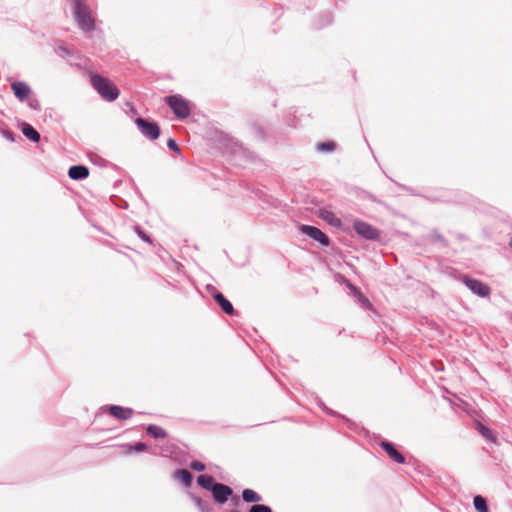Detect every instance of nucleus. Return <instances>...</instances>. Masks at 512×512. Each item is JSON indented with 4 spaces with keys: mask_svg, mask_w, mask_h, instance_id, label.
<instances>
[{
    "mask_svg": "<svg viewBox=\"0 0 512 512\" xmlns=\"http://www.w3.org/2000/svg\"><path fill=\"white\" fill-rule=\"evenodd\" d=\"M71 2L78 27L85 33L93 31L95 29V20L88 6L82 0H71Z\"/></svg>",
    "mask_w": 512,
    "mask_h": 512,
    "instance_id": "f257e3e1",
    "label": "nucleus"
},
{
    "mask_svg": "<svg viewBox=\"0 0 512 512\" xmlns=\"http://www.w3.org/2000/svg\"><path fill=\"white\" fill-rule=\"evenodd\" d=\"M91 84L93 88L99 93V95L107 101L111 102L116 100L120 94L117 86L103 76L92 75Z\"/></svg>",
    "mask_w": 512,
    "mask_h": 512,
    "instance_id": "f03ea898",
    "label": "nucleus"
},
{
    "mask_svg": "<svg viewBox=\"0 0 512 512\" xmlns=\"http://www.w3.org/2000/svg\"><path fill=\"white\" fill-rule=\"evenodd\" d=\"M165 103L170 107L176 118L179 120L186 119L191 114L189 101L179 94L166 96Z\"/></svg>",
    "mask_w": 512,
    "mask_h": 512,
    "instance_id": "7ed1b4c3",
    "label": "nucleus"
},
{
    "mask_svg": "<svg viewBox=\"0 0 512 512\" xmlns=\"http://www.w3.org/2000/svg\"><path fill=\"white\" fill-rule=\"evenodd\" d=\"M135 124L140 132L150 140H156L160 136L161 130L155 121L138 117L135 119Z\"/></svg>",
    "mask_w": 512,
    "mask_h": 512,
    "instance_id": "20e7f679",
    "label": "nucleus"
},
{
    "mask_svg": "<svg viewBox=\"0 0 512 512\" xmlns=\"http://www.w3.org/2000/svg\"><path fill=\"white\" fill-rule=\"evenodd\" d=\"M354 230L367 240H379L380 238V231L378 229L362 221L354 222Z\"/></svg>",
    "mask_w": 512,
    "mask_h": 512,
    "instance_id": "39448f33",
    "label": "nucleus"
},
{
    "mask_svg": "<svg viewBox=\"0 0 512 512\" xmlns=\"http://www.w3.org/2000/svg\"><path fill=\"white\" fill-rule=\"evenodd\" d=\"M300 231L311 239L319 242L322 246H329L330 244L329 237L315 226L303 224L300 227Z\"/></svg>",
    "mask_w": 512,
    "mask_h": 512,
    "instance_id": "423d86ee",
    "label": "nucleus"
},
{
    "mask_svg": "<svg viewBox=\"0 0 512 512\" xmlns=\"http://www.w3.org/2000/svg\"><path fill=\"white\" fill-rule=\"evenodd\" d=\"M213 499L216 503L223 505L225 504L229 497L233 494V490L230 486L218 483L215 484V487L211 491Z\"/></svg>",
    "mask_w": 512,
    "mask_h": 512,
    "instance_id": "0eeeda50",
    "label": "nucleus"
},
{
    "mask_svg": "<svg viewBox=\"0 0 512 512\" xmlns=\"http://www.w3.org/2000/svg\"><path fill=\"white\" fill-rule=\"evenodd\" d=\"M354 303H357L362 309L367 311L369 318H375L378 316L377 311L367 297H365L358 289L354 287Z\"/></svg>",
    "mask_w": 512,
    "mask_h": 512,
    "instance_id": "6e6552de",
    "label": "nucleus"
},
{
    "mask_svg": "<svg viewBox=\"0 0 512 512\" xmlns=\"http://www.w3.org/2000/svg\"><path fill=\"white\" fill-rule=\"evenodd\" d=\"M463 281L466 286L478 296L486 297L490 294V287L479 280L465 276Z\"/></svg>",
    "mask_w": 512,
    "mask_h": 512,
    "instance_id": "1a4fd4ad",
    "label": "nucleus"
},
{
    "mask_svg": "<svg viewBox=\"0 0 512 512\" xmlns=\"http://www.w3.org/2000/svg\"><path fill=\"white\" fill-rule=\"evenodd\" d=\"M111 416L118 420H128L134 413V410L129 407H123L119 405H109L107 407Z\"/></svg>",
    "mask_w": 512,
    "mask_h": 512,
    "instance_id": "9d476101",
    "label": "nucleus"
},
{
    "mask_svg": "<svg viewBox=\"0 0 512 512\" xmlns=\"http://www.w3.org/2000/svg\"><path fill=\"white\" fill-rule=\"evenodd\" d=\"M11 89L15 97L21 102L25 101L31 93L29 85L22 81L13 82L11 84Z\"/></svg>",
    "mask_w": 512,
    "mask_h": 512,
    "instance_id": "9b49d317",
    "label": "nucleus"
},
{
    "mask_svg": "<svg viewBox=\"0 0 512 512\" xmlns=\"http://www.w3.org/2000/svg\"><path fill=\"white\" fill-rule=\"evenodd\" d=\"M380 446L393 461L400 464L405 462V457L396 449L392 443L383 441L381 442Z\"/></svg>",
    "mask_w": 512,
    "mask_h": 512,
    "instance_id": "f8f14e48",
    "label": "nucleus"
},
{
    "mask_svg": "<svg viewBox=\"0 0 512 512\" xmlns=\"http://www.w3.org/2000/svg\"><path fill=\"white\" fill-rule=\"evenodd\" d=\"M213 298L224 313L231 316L235 314V309L232 303L221 292L215 291V293L213 294Z\"/></svg>",
    "mask_w": 512,
    "mask_h": 512,
    "instance_id": "ddd939ff",
    "label": "nucleus"
},
{
    "mask_svg": "<svg viewBox=\"0 0 512 512\" xmlns=\"http://www.w3.org/2000/svg\"><path fill=\"white\" fill-rule=\"evenodd\" d=\"M68 176L73 180H83L89 176V169L85 165H73L68 170Z\"/></svg>",
    "mask_w": 512,
    "mask_h": 512,
    "instance_id": "4468645a",
    "label": "nucleus"
},
{
    "mask_svg": "<svg viewBox=\"0 0 512 512\" xmlns=\"http://www.w3.org/2000/svg\"><path fill=\"white\" fill-rule=\"evenodd\" d=\"M21 131L23 135L29 139L30 141L37 143L40 141V134L39 132L29 123H22L21 124Z\"/></svg>",
    "mask_w": 512,
    "mask_h": 512,
    "instance_id": "2eb2a0df",
    "label": "nucleus"
},
{
    "mask_svg": "<svg viewBox=\"0 0 512 512\" xmlns=\"http://www.w3.org/2000/svg\"><path fill=\"white\" fill-rule=\"evenodd\" d=\"M320 218L326 222L327 224L333 226V227H336V228H341L342 226V221L340 218H338L333 212L331 211H327V210H324V211H321L320 213Z\"/></svg>",
    "mask_w": 512,
    "mask_h": 512,
    "instance_id": "dca6fc26",
    "label": "nucleus"
},
{
    "mask_svg": "<svg viewBox=\"0 0 512 512\" xmlns=\"http://www.w3.org/2000/svg\"><path fill=\"white\" fill-rule=\"evenodd\" d=\"M174 478L183 483L185 487H189L193 481V475L186 469L176 470L174 473Z\"/></svg>",
    "mask_w": 512,
    "mask_h": 512,
    "instance_id": "f3484780",
    "label": "nucleus"
},
{
    "mask_svg": "<svg viewBox=\"0 0 512 512\" xmlns=\"http://www.w3.org/2000/svg\"><path fill=\"white\" fill-rule=\"evenodd\" d=\"M197 483L205 490L212 491L215 487V484L218 482L215 481L213 476L211 475H199L197 477Z\"/></svg>",
    "mask_w": 512,
    "mask_h": 512,
    "instance_id": "a211bd4d",
    "label": "nucleus"
},
{
    "mask_svg": "<svg viewBox=\"0 0 512 512\" xmlns=\"http://www.w3.org/2000/svg\"><path fill=\"white\" fill-rule=\"evenodd\" d=\"M146 433L155 439H164L167 437V432L160 426L150 424L146 427Z\"/></svg>",
    "mask_w": 512,
    "mask_h": 512,
    "instance_id": "6ab92c4d",
    "label": "nucleus"
},
{
    "mask_svg": "<svg viewBox=\"0 0 512 512\" xmlns=\"http://www.w3.org/2000/svg\"><path fill=\"white\" fill-rule=\"evenodd\" d=\"M242 499L246 503L259 504L262 497L253 489L246 488L242 491Z\"/></svg>",
    "mask_w": 512,
    "mask_h": 512,
    "instance_id": "aec40b11",
    "label": "nucleus"
},
{
    "mask_svg": "<svg viewBox=\"0 0 512 512\" xmlns=\"http://www.w3.org/2000/svg\"><path fill=\"white\" fill-rule=\"evenodd\" d=\"M315 149L319 153H331L336 149V143L334 141L317 142Z\"/></svg>",
    "mask_w": 512,
    "mask_h": 512,
    "instance_id": "412c9836",
    "label": "nucleus"
},
{
    "mask_svg": "<svg viewBox=\"0 0 512 512\" xmlns=\"http://www.w3.org/2000/svg\"><path fill=\"white\" fill-rule=\"evenodd\" d=\"M123 447L126 448L124 454L130 455L131 453H141L147 450V445L143 442H136L134 444H125Z\"/></svg>",
    "mask_w": 512,
    "mask_h": 512,
    "instance_id": "4be33fe9",
    "label": "nucleus"
},
{
    "mask_svg": "<svg viewBox=\"0 0 512 512\" xmlns=\"http://www.w3.org/2000/svg\"><path fill=\"white\" fill-rule=\"evenodd\" d=\"M334 281L336 283H338L339 285H345L346 288L349 290L348 294H350L352 292V282L348 278H346L343 274L335 273Z\"/></svg>",
    "mask_w": 512,
    "mask_h": 512,
    "instance_id": "5701e85b",
    "label": "nucleus"
},
{
    "mask_svg": "<svg viewBox=\"0 0 512 512\" xmlns=\"http://www.w3.org/2000/svg\"><path fill=\"white\" fill-rule=\"evenodd\" d=\"M478 430L483 437H485L486 439H488L491 442H496V440H497L496 435L494 434V432L491 429H489L488 427H485L482 424H479Z\"/></svg>",
    "mask_w": 512,
    "mask_h": 512,
    "instance_id": "b1692460",
    "label": "nucleus"
},
{
    "mask_svg": "<svg viewBox=\"0 0 512 512\" xmlns=\"http://www.w3.org/2000/svg\"><path fill=\"white\" fill-rule=\"evenodd\" d=\"M474 506L478 512H488L486 500L480 495L474 497Z\"/></svg>",
    "mask_w": 512,
    "mask_h": 512,
    "instance_id": "393cba45",
    "label": "nucleus"
},
{
    "mask_svg": "<svg viewBox=\"0 0 512 512\" xmlns=\"http://www.w3.org/2000/svg\"><path fill=\"white\" fill-rule=\"evenodd\" d=\"M248 512H273L271 507L265 504H254L249 508Z\"/></svg>",
    "mask_w": 512,
    "mask_h": 512,
    "instance_id": "a878e982",
    "label": "nucleus"
},
{
    "mask_svg": "<svg viewBox=\"0 0 512 512\" xmlns=\"http://www.w3.org/2000/svg\"><path fill=\"white\" fill-rule=\"evenodd\" d=\"M192 500H193V502L195 503V505L197 506V508L199 509L200 512H203L204 509H206L209 506H211L208 502L202 500L200 497H197V496H192Z\"/></svg>",
    "mask_w": 512,
    "mask_h": 512,
    "instance_id": "bb28decb",
    "label": "nucleus"
},
{
    "mask_svg": "<svg viewBox=\"0 0 512 512\" xmlns=\"http://www.w3.org/2000/svg\"><path fill=\"white\" fill-rule=\"evenodd\" d=\"M135 232H136V234H137V235H138V236H139L143 241H145V242H147V243H149V244H151V243H152V240H151L150 236H149L146 232H144V231L141 229V227H140V226H138V225H137V226H135Z\"/></svg>",
    "mask_w": 512,
    "mask_h": 512,
    "instance_id": "cd10ccee",
    "label": "nucleus"
},
{
    "mask_svg": "<svg viewBox=\"0 0 512 512\" xmlns=\"http://www.w3.org/2000/svg\"><path fill=\"white\" fill-rule=\"evenodd\" d=\"M190 467L195 470V471H204L205 470V464L200 462V461H197V460H194L190 463Z\"/></svg>",
    "mask_w": 512,
    "mask_h": 512,
    "instance_id": "c85d7f7f",
    "label": "nucleus"
},
{
    "mask_svg": "<svg viewBox=\"0 0 512 512\" xmlns=\"http://www.w3.org/2000/svg\"><path fill=\"white\" fill-rule=\"evenodd\" d=\"M167 147L174 152H180V148L174 139H169L167 141Z\"/></svg>",
    "mask_w": 512,
    "mask_h": 512,
    "instance_id": "c756f323",
    "label": "nucleus"
},
{
    "mask_svg": "<svg viewBox=\"0 0 512 512\" xmlns=\"http://www.w3.org/2000/svg\"><path fill=\"white\" fill-rule=\"evenodd\" d=\"M319 407L322 408L327 414L335 415V412L328 408L321 400L318 403Z\"/></svg>",
    "mask_w": 512,
    "mask_h": 512,
    "instance_id": "7c9ffc66",
    "label": "nucleus"
},
{
    "mask_svg": "<svg viewBox=\"0 0 512 512\" xmlns=\"http://www.w3.org/2000/svg\"><path fill=\"white\" fill-rule=\"evenodd\" d=\"M58 53L60 55H68V56L71 55L70 50L68 48L64 47V46H59L58 47Z\"/></svg>",
    "mask_w": 512,
    "mask_h": 512,
    "instance_id": "2f4dec72",
    "label": "nucleus"
},
{
    "mask_svg": "<svg viewBox=\"0 0 512 512\" xmlns=\"http://www.w3.org/2000/svg\"><path fill=\"white\" fill-rule=\"evenodd\" d=\"M3 136L10 141H14V134L11 131L4 130Z\"/></svg>",
    "mask_w": 512,
    "mask_h": 512,
    "instance_id": "473e14b6",
    "label": "nucleus"
},
{
    "mask_svg": "<svg viewBox=\"0 0 512 512\" xmlns=\"http://www.w3.org/2000/svg\"><path fill=\"white\" fill-rule=\"evenodd\" d=\"M206 289L211 293L212 296L215 293V291H217L216 288L210 284L206 286Z\"/></svg>",
    "mask_w": 512,
    "mask_h": 512,
    "instance_id": "72a5a7b5",
    "label": "nucleus"
},
{
    "mask_svg": "<svg viewBox=\"0 0 512 512\" xmlns=\"http://www.w3.org/2000/svg\"><path fill=\"white\" fill-rule=\"evenodd\" d=\"M30 107H31V108H33V109H35V110L40 109V106H39L38 102H36L35 104H34V103H31V104H30Z\"/></svg>",
    "mask_w": 512,
    "mask_h": 512,
    "instance_id": "f704fd0d",
    "label": "nucleus"
},
{
    "mask_svg": "<svg viewBox=\"0 0 512 512\" xmlns=\"http://www.w3.org/2000/svg\"><path fill=\"white\" fill-rule=\"evenodd\" d=\"M509 245L512 248V238L510 239Z\"/></svg>",
    "mask_w": 512,
    "mask_h": 512,
    "instance_id": "c9c22d12",
    "label": "nucleus"
}]
</instances>
